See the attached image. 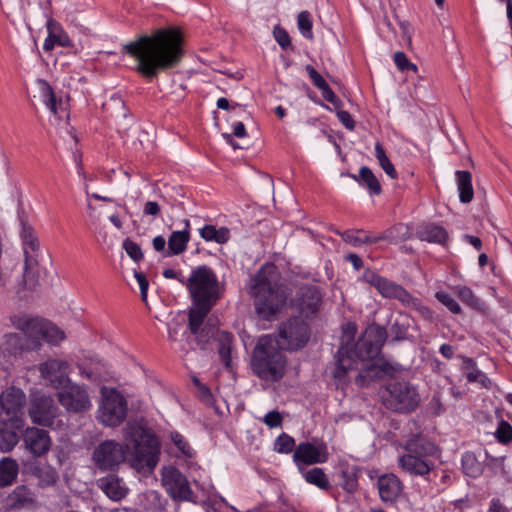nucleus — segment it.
<instances>
[{
  "label": "nucleus",
  "mask_w": 512,
  "mask_h": 512,
  "mask_svg": "<svg viewBox=\"0 0 512 512\" xmlns=\"http://www.w3.org/2000/svg\"><path fill=\"white\" fill-rule=\"evenodd\" d=\"M394 62L399 70H412L417 72L418 68L415 64L411 63L404 52L398 51L394 54Z\"/></svg>",
  "instance_id": "nucleus-55"
},
{
  "label": "nucleus",
  "mask_w": 512,
  "mask_h": 512,
  "mask_svg": "<svg viewBox=\"0 0 512 512\" xmlns=\"http://www.w3.org/2000/svg\"><path fill=\"white\" fill-rule=\"evenodd\" d=\"M410 304L415 306L417 312L424 320L429 322L435 321V313L428 306L420 304L415 298Z\"/></svg>",
  "instance_id": "nucleus-59"
},
{
  "label": "nucleus",
  "mask_w": 512,
  "mask_h": 512,
  "mask_svg": "<svg viewBox=\"0 0 512 512\" xmlns=\"http://www.w3.org/2000/svg\"><path fill=\"white\" fill-rule=\"evenodd\" d=\"M48 35L44 40L43 49L51 51L55 45L69 47L71 40L68 34L63 30L62 26L56 20L50 18L46 24Z\"/></svg>",
  "instance_id": "nucleus-23"
},
{
  "label": "nucleus",
  "mask_w": 512,
  "mask_h": 512,
  "mask_svg": "<svg viewBox=\"0 0 512 512\" xmlns=\"http://www.w3.org/2000/svg\"><path fill=\"white\" fill-rule=\"evenodd\" d=\"M322 300L319 289L315 286H308L302 289L299 297L301 313L306 317L314 315L320 307Z\"/></svg>",
  "instance_id": "nucleus-25"
},
{
  "label": "nucleus",
  "mask_w": 512,
  "mask_h": 512,
  "mask_svg": "<svg viewBox=\"0 0 512 512\" xmlns=\"http://www.w3.org/2000/svg\"><path fill=\"white\" fill-rule=\"evenodd\" d=\"M39 92L42 102L57 117L61 118L65 112V104L57 100L53 88L45 80H38Z\"/></svg>",
  "instance_id": "nucleus-26"
},
{
  "label": "nucleus",
  "mask_w": 512,
  "mask_h": 512,
  "mask_svg": "<svg viewBox=\"0 0 512 512\" xmlns=\"http://www.w3.org/2000/svg\"><path fill=\"white\" fill-rule=\"evenodd\" d=\"M305 70L313 85L319 90L328 84L322 75L313 66L306 65Z\"/></svg>",
  "instance_id": "nucleus-57"
},
{
  "label": "nucleus",
  "mask_w": 512,
  "mask_h": 512,
  "mask_svg": "<svg viewBox=\"0 0 512 512\" xmlns=\"http://www.w3.org/2000/svg\"><path fill=\"white\" fill-rule=\"evenodd\" d=\"M161 476L162 485L173 500L197 502L187 478L178 469L165 467Z\"/></svg>",
  "instance_id": "nucleus-14"
},
{
  "label": "nucleus",
  "mask_w": 512,
  "mask_h": 512,
  "mask_svg": "<svg viewBox=\"0 0 512 512\" xmlns=\"http://www.w3.org/2000/svg\"><path fill=\"white\" fill-rule=\"evenodd\" d=\"M375 157L380 165V167L384 170V172L392 179H396L398 174L397 171L392 164V162L389 160L388 156L386 155V152L384 150V147L380 142H377L375 144Z\"/></svg>",
  "instance_id": "nucleus-44"
},
{
  "label": "nucleus",
  "mask_w": 512,
  "mask_h": 512,
  "mask_svg": "<svg viewBox=\"0 0 512 512\" xmlns=\"http://www.w3.org/2000/svg\"><path fill=\"white\" fill-rule=\"evenodd\" d=\"M381 397L383 405L387 409L400 413H410L420 403L416 386L404 380L387 384Z\"/></svg>",
  "instance_id": "nucleus-7"
},
{
  "label": "nucleus",
  "mask_w": 512,
  "mask_h": 512,
  "mask_svg": "<svg viewBox=\"0 0 512 512\" xmlns=\"http://www.w3.org/2000/svg\"><path fill=\"white\" fill-rule=\"evenodd\" d=\"M36 475L44 486H50L56 483L58 479L57 471L50 465H44L36 469Z\"/></svg>",
  "instance_id": "nucleus-47"
},
{
  "label": "nucleus",
  "mask_w": 512,
  "mask_h": 512,
  "mask_svg": "<svg viewBox=\"0 0 512 512\" xmlns=\"http://www.w3.org/2000/svg\"><path fill=\"white\" fill-rule=\"evenodd\" d=\"M276 270V266L272 263H268L258 270V321L261 318L270 320L286 302L284 292L271 285Z\"/></svg>",
  "instance_id": "nucleus-5"
},
{
  "label": "nucleus",
  "mask_w": 512,
  "mask_h": 512,
  "mask_svg": "<svg viewBox=\"0 0 512 512\" xmlns=\"http://www.w3.org/2000/svg\"><path fill=\"white\" fill-rule=\"evenodd\" d=\"M361 338L368 342H371V344L375 345L377 348L381 350L386 341L387 332L385 328L381 326L372 325L365 330Z\"/></svg>",
  "instance_id": "nucleus-41"
},
{
  "label": "nucleus",
  "mask_w": 512,
  "mask_h": 512,
  "mask_svg": "<svg viewBox=\"0 0 512 512\" xmlns=\"http://www.w3.org/2000/svg\"><path fill=\"white\" fill-rule=\"evenodd\" d=\"M169 439L174 447L177 449V457L190 459L195 456V450L190 445L187 438L178 431L169 432Z\"/></svg>",
  "instance_id": "nucleus-35"
},
{
  "label": "nucleus",
  "mask_w": 512,
  "mask_h": 512,
  "mask_svg": "<svg viewBox=\"0 0 512 512\" xmlns=\"http://www.w3.org/2000/svg\"><path fill=\"white\" fill-rule=\"evenodd\" d=\"M303 477L309 484H313L323 490H328L331 486L322 468H312L304 472Z\"/></svg>",
  "instance_id": "nucleus-43"
},
{
  "label": "nucleus",
  "mask_w": 512,
  "mask_h": 512,
  "mask_svg": "<svg viewBox=\"0 0 512 512\" xmlns=\"http://www.w3.org/2000/svg\"><path fill=\"white\" fill-rule=\"evenodd\" d=\"M405 449L407 452L426 458L427 456H431L435 453L436 447L432 442L425 438L419 435H414L406 442Z\"/></svg>",
  "instance_id": "nucleus-31"
},
{
  "label": "nucleus",
  "mask_w": 512,
  "mask_h": 512,
  "mask_svg": "<svg viewBox=\"0 0 512 512\" xmlns=\"http://www.w3.org/2000/svg\"><path fill=\"white\" fill-rule=\"evenodd\" d=\"M391 336L393 337V340L399 341L404 340L407 338L408 334V328L406 325L399 323L398 321H395L390 328Z\"/></svg>",
  "instance_id": "nucleus-58"
},
{
  "label": "nucleus",
  "mask_w": 512,
  "mask_h": 512,
  "mask_svg": "<svg viewBox=\"0 0 512 512\" xmlns=\"http://www.w3.org/2000/svg\"><path fill=\"white\" fill-rule=\"evenodd\" d=\"M123 51L135 60L140 74L153 78L179 64L184 53L183 36L178 28H160L129 42Z\"/></svg>",
  "instance_id": "nucleus-2"
},
{
  "label": "nucleus",
  "mask_w": 512,
  "mask_h": 512,
  "mask_svg": "<svg viewBox=\"0 0 512 512\" xmlns=\"http://www.w3.org/2000/svg\"><path fill=\"white\" fill-rule=\"evenodd\" d=\"M134 276H135V278H136V280H137V282L139 284L141 298H142L143 301H146L149 283H148L145 275L143 273H141V272L135 271L134 272Z\"/></svg>",
  "instance_id": "nucleus-63"
},
{
  "label": "nucleus",
  "mask_w": 512,
  "mask_h": 512,
  "mask_svg": "<svg viewBox=\"0 0 512 512\" xmlns=\"http://www.w3.org/2000/svg\"><path fill=\"white\" fill-rule=\"evenodd\" d=\"M296 448L293 437L286 433H281L275 440L274 450L278 453L289 454Z\"/></svg>",
  "instance_id": "nucleus-46"
},
{
  "label": "nucleus",
  "mask_w": 512,
  "mask_h": 512,
  "mask_svg": "<svg viewBox=\"0 0 512 512\" xmlns=\"http://www.w3.org/2000/svg\"><path fill=\"white\" fill-rule=\"evenodd\" d=\"M214 304L194 303L189 312V328L192 334H197L207 314Z\"/></svg>",
  "instance_id": "nucleus-30"
},
{
  "label": "nucleus",
  "mask_w": 512,
  "mask_h": 512,
  "mask_svg": "<svg viewBox=\"0 0 512 512\" xmlns=\"http://www.w3.org/2000/svg\"><path fill=\"white\" fill-rule=\"evenodd\" d=\"M309 327L307 323L299 317L289 319L279 328L278 337L272 335H263L258 338V348H265L269 345L280 350H298L305 346L309 340Z\"/></svg>",
  "instance_id": "nucleus-6"
},
{
  "label": "nucleus",
  "mask_w": 512,
  "mask_h": 512,
  "mask_svg": "<svg viewBox=\"0 0 512 512\" xmlns=\"http://www.w3.org/2000/svg\"><path fill=\"white\" fill-rule=\"evenodd\" d=\"M41 377L55 390L70 382L69 363L61 359H48L39 365Z\"/></svg>",
  "instance_id": "nucleus-18"
},
{
  "label": "nucleus",
  "mask_w": 512,
  "mask_h": 512,
  "mask_svg": "<svg viewBox=\"0 0 512 512\" xmlns=\"http://www.w3.org/2000/svg\"><path fill=\"white\" fill-rule=\"evenodd\" d=\"M382 373L383 369L380 366L370 363L360 370L355 382L359 387L369 386L373 380L380 378Z\"/></svg>",
  "instance_id": "nucleus-37"
},
{
  "label": "nucleus",
  "mask_w": 512,
  "mask_h": 512,
  "mask_svg": "<svg viewBox=\"0 0 512 512\" xmlns=\"http://www.w3.org/2000/svg\"><path fill=\"white\" fill-rule=\"evenodd\" d=\"M466 373L467 381L470 383H479L484 388H489L491 385L490 379L487 375L476 367V363L472 359L467 360Z\"/></svg>",
  "instance_id": "nucleus-42"
},
{
  "label": "nucleus",
  "mask_w": 512,
  "mask_h": 512,
  "mask_svg": "<svg viewBox=\"0 0 512 512\" xmlns=\"http://www.w3.org/2000/svg\"><path fill=\"white\" fill-rule=\"evenodd\" d=\"M462 469L464 474L472 478L480 476L483 472L481 463L475 454L469 451L462 455Z\"/></svg>",
  "instance_id": "nucleus-39"
},
{
  "label": "nucleus",
  "mask_w": 512,
  "mask_h": 512,
  "mask_svg": "<svg viewBox=\"0 0 512 512\" xmlns=\"http://www.w3.org/2000/svg\"><path fill=\"white\" fill-rule=\"evenodd\" d=\"M97 486L113 501H120L128 494V488L125 483L114 474L99 478Z\"/></svg>",
  "instance_id": "nucleus-22"
},
{
  "label": "nucleus",
  "mask_w": 512,
  "mask_h": 512,
  "mask_svg": "<svg viewBox=\"0 0 512 512\" xmlns=\"http://www.w3.org/2000/svg\"><path fill=\"white\" fill-rule=\"evenodd\" d=\"M186 285L194 303L215 304L218 280L210 268L200 266L193 270L186 281Z\"/></svg>",
  "instance_id": "nucleus-9"
},
{
  "label": "nucleus",
  "mask_w": 512,
  "mask_h": 512,
  "mask_svg": "<svg viewBox=\"0 0 512 512\" xmlns=\"http://www.w3.org/2000/svg\"><path fill=\"white\" fill-rule=\"evenodd\" d=\"M273 35L279 46L286 50L291 47V39L288 32L281 26L277 25L274 27Z\"/></svg>",
  "instance_id": "nucleus-53"
},
{
  "label": "nucleus",
  "mask_w": 512,
  "mask_h": 512,
  "mask_svg": "<svg viewBox=\"0 0 512 512\" xmlns=\"http://www.w3.org/2000/svg\"><path fill=\"white\" fill-rule=\"evenodd\" d=\"M435 297L453 314H459L461 312L460 305L449 293L444 291H438L436 292Z\"/></svg>",
  "instance_id": "nucleus-49"
},
{
  "label": "nucleus",
  "mask_w": 512,
  "mask_h": 512,
  "mask_svg": "<svg viewBox=\"0 0 512 512\" xmlns=\"http://www.w3.org/2000/svg\"><path fill=\"white\" fill-rule=\"evenodd\" d=\"M340 235L345 242L353 246L378 242L377 236L372 237L364 230H347Z\"/></svg>",
  "instance_id": "nucleus-38"
},
{
  "label": "nucleus",
  "mask_w": 512,
  "mask_h": 512,
  "mask_svg": "<svg viewBox=\"0 0 512 512\" xmlns=\"http://www.w3.org/2000/svg\"><path fill=\"white\" fill-rule=\"evenodd\" d=\"M12 325L22 331L30 342L31 349H38L41 341L56 346L65 339V333L48 320L30 317L27 315H14L11 317Z\"/></svg>",
  "instance_id": "nucleus-4"
},
{
  "label": "nucleus",
  "mask_w": 512,
  "mask_h": 512,
  "mask_svg": "<svg viewBox=\"0 0 512 512\" xmlns=\"http://www.w3.org/2000/svg\"><path fill=\"white\" fill-rule=\"evenodd\" d=\"M20 237L25 255L24 280L28 283L34 277V270L38 266L40 243L32 226L21 220Z\"/></svg>",
  "instance_id": "nucleus-15"
},
{
  "label": "nucleus",
  "mask_w": 512,
  "mask_h": 512,
  "mask_svg": "<svg viewBox=\"0 0 512 512\" xmlns=\"http://www.w3.org/2000/svg\"><path fill=\"white\" fill-rule=\"evenodd\" d=\"M31 421L41 426H51L59 415V409L51 396L33 395L28 410Z\"/></svg>",
  "instance_id": "nucleus-16"
},
{
  "label": "nucleus",
  "mask_w": 512,
  "mask_h": 512,
  "mask_svg": "<svg viewBox=\"0 0 512 512\" xmlns=\"http://www.w3.org/2000/svg\"><path fill=\"white\" fill-rule=\"evenodd\" d=\"M23 441L25 448L34 456L41 457L48 453L51 448L52 441L46 430L28 427L26 428Z\"/></svg>",
  "instance_id": "nucleus-19"
},
{
  "label": "nucleus",
  "mask_w": 512,
  "mask_h": 512,
  "mask_svg": "<svg viewBox=\"0 0 512 512\" xmlns=\"http://www.w3.org/2000/svg\"><path fill=\"white\" fill-rule=\"evenodd\" d=\"M190 241V222L189 220L184 221V227L182 230L173 231L168 240V248L165 251V256H175L183 253L187 249V245Z\"/></svg>",
  "instance_id": "nucleus-24"
},
{
  "label": "nucleus",
  "mask_w": 512,
  "mask_h": 512,
  "mask_svg": "<svg viewBox=\"0 0 512 512\" xmlns=\"http://www.w3.org/2000/svg\"><path fill=\"white\" fill-rule=\"evenodd\" d=\"M23 427H14L8 420L0 419V451L9 452L19 442L18 433Z\"/></svg>",
  "instance_id": "nucleus-28"
},
{
  "label": "nucleus",
  "mask_w": 512,
  "mask_h": 512,
  "mask_svg": "<svg viewBox=\"0 0 512 512\" xmlns=\"http://www.w3.org/2000/svg\"><path fill=\"white\" fill-rule=\"evenodd\" d=\"M417 237L422 241L436 244H445L448 240L447 231L439 225L433 223L422 224L416 231Z\"/></svg>",
  "instance_id": "nucleus-27"
},
{
  "label": "nucleus",
  "mask_w": 512,
  "mask_h": 512,
  "mask_svg": "<svg viewBox=\"0 0 512 512\" xmlns=\"http://www.w3.org/2000/svg\"><path fill=\"white\" fill-rule=\"evenodd\" d=\"M377 488L382 502L394 503L403 491V484L395 474L387 473L378 477Z\"/></svg>",
  "instance_id": "nucleus-20"
},
{
  "label": "nucleus",
  "mask_w": 512,
  "mask_h": 512,
  "mask_svg": "<svg viewBox=\"0 0 512 512\" xmlns=\"http://www.w3.org/2000/svg\"><path fill=\"white\" fill-rule=\"evenodd\" d=\"M409 238V229L406 225L399 223L377 236L378 241L388 240L391 243H399Z\"/></svg>",
  "instance_id": "nucleus-40"
},
{
  "label": "nucleus",
  "mask_w": 512,
  "mask_h": 512,
  "mask_svg": "<svg viewBox=\"0 0 512 512\" xmlns=\"http://www.w3.org/2000/svg\"><path fill=\"white\" fill-rule=\"evenodd\" d=\"M459 199L462 203H469L473 199L472 175L469 171L458 170L455 172Z\"/></svg>",
  "instance_id": "nucleus-29"
},
{
  "label": "nucleus",
  "mask_w": 512,
  "mask_h": 512,
  "mask_svg": "<svg viewBox=\"0 0 512 512\" xmlns=\"http://www.w3.org/2000/svg\"><path fill=\"white\" fill-rule=\"evenodd\" d=\"M59 404L69 413H83L91 409L87 387L70 380L56 393Z\"/></svg>",
  "instance_id": "nucleus-11"
},
{
  "label": "nucleus",
  "mask_w": 512,
  "mask_h": 512,
  "mask_svg": "<svg viewBox=\"0 0 512 512\" xmlns=\"http://www.w3.org/2000/svg\"><path fill=\"white\" fill-rule=\"evenodd\" d=\"M328 457L327 445L324 442H301L293 453V461L297 466L325 463Z\"/></svg>",
  "instance_id": "nucleus-17"
},
{
  "label": "nucleus",
  "mask_w": 512,
  "mask_h": 512,
  "mask_svg": "<svg viewBox=\"0 0 512 512\" xmlns=\"http://www.w3.org/2000/svg\"><path fill=\"white\" fill-rule=\"evenodd\" d=\"M193 382L198 388V393L201 400L207 404H210L213 398L210 389L206 385L201 384L200 381L195 377L193 378Z\"/></svg>",
  "instance_id": "nucleus-61"
},
{
  "label": "nucleus",
  "mask_w": 512,
  "mask_h": 512,
  "mask_svg": "<svg viewBox=\"0 0 512 512\" xmlns=\"http://www.w3.org/2000/svg\"><path fill=\"white\" fill-rule=\"evenodd\" d=\"M337 117L339 121L348 129V130H354L355 128V121L353 120L351 114L348 111L345 110H339L337 111Z\"/></svg>",
  "instance_id": "nucleus-64"
},
{
  "label": "nucleus",
  "mask_w": 512,
  "mask_h": 512,
  "mask_svg": "<svg viewBox=\"0 0 512 512\" xmlns=\"http://www.w3.org/2000/svg\"><path fill=\"white\" fill-rule=\"evenodd\" d=\"M322 97L335 107H338L341 104L340 99L336 96L330 86L327 84L323 88L320 89Z\"/></svg>",
  "instance_id": "nucleus-62"
},
{
  "label": "nucleus",
  "mask_w": 512,
  "mask_h": 512,
  "mask_svg": "<svg viewBox=\"0 0 512 512\" xmlns=\"http://www.w3.org/2000/svg\"><path fill=\"white\" fill-rule=\"evenodd\" d=\"M400 467L410 475L426 478L434 467V462L413 453L407 452L399 458Z\"/></svg>",
  "instance_id": "nucleus-21"
},
{
  "label": "nucleus",
  "mask_w": 512,
  "mask_h": 512,
  "mask_svg": "<svg viewBox=\"0 0 512 512\" xmlns=\"http://www.w3.org/2000/svg\"><path fill=\"white\" fill-rule=\"evenodd\" d=\"M123 248L127 255L134 261H139L143 258L142 250L136 242L130 239H125L123 241Z\"/></svg>",
  "instance_id": "nucleus-54"
},
{
  "label": "nucleus",
  "mask_w": 512,
  "mask_h": 512,
  "mask_svg": "<svg viewBox=\"0 0 512 512\" xmlns=\"http://www.w3.org/2000/svg\"><path fill=\"white\" fill-rule=\"evenodd\" d=\"M97 410L98 421L108 427H117L127 416V400L115 388L102 387Z\"/></svg>",
  "instance_id": "nucleus-8"
},
{
  "label": "nucleus",
  "mask_w": 512,
  "mask_h": 512,
  "mask_svg": "<svg viewBox=\"0 0 512 512\" xmlns=\"http://www.w3.org/2000/svg\"><path fill=\"white\" fill-rule=\"evenodd\" d=\"M342 477V487L345 491L348 493H354L358 488V479L357 475L353 471H342L341 474Z\"/></svg>",
  "instance_id": "nucleus-51"
},
{
  "label": "nucleus",
  "mask_w": 512,
  "mask_h": 512,
  "mask_svg": "<svg viewBox=\"0 0 512 512\" xmlns=\"http://www.w3.org/2000/svg\"><path fill=\"white\" fill-rule=\"evenodd\" d=\"M19 472V465L16 460L10 457H3L0 460V487L11 485Z\"/></svg>",
  "instance_id": "nucleus-33"
},
{
  "label": "nucleus",
  "mask_w": 512,
  "mask_h": 512,
  "mask_svg": "<svg viewBox=\"0 0 512 512\" xmlns=\"http://www.w3.org/2000/svg\"><path fill=\"white\" fill-rule=\"evenodd\" d=\"M223 138L226 140L228 144H230L234 149L239 148V146L234 142L233 136L238 138H243L246 136V129L242 122L237 121L232 124V133H223Z\"/></svg>",
  "instance_id": "nucleus-50"
},
{
  "label": "nucleus",
  "mask_w": 512,
  "mask_h": 512,
  "mask_svg": "<svg viewBox=\"0 0 512 512\" xmlns=\"http://www.w3.org/2000/svg\"><path fill=\"white\" fill-rule=\"evenodd\" d=\"M297 26L303 37L307 39L313 38L312 19L308 11H301L297 17Z\"/></svg>",
  "instance_id": "nucleus-48"
},
{
  "label": "nucleus",
  "mask_w": 512,
  "mask_h": 512,
  "mask_svg": "<svg viewBox=\"0 0 512 512\" xmlns=\"http://www.w3.org/2000/svg\"><path fill=\"white\" fill-rule=\"evenodd\" d=\"M199 235L206 242L224 244L230 238V231L226 227L217 228L215 225L207 224L199 229Z\"/></svg>",
  "instance_id": "nucleus-32"
},
{
  "label": "nucleus",
  "mask_w": 512,
  "mask_h": 512,
  "mask_svg": "<svg viewBox=\"0 0 512 512\" xmlns=\"http://www.w3.org/2000/svg\"><path fill=\"white\" fill-rule=\"evenodd\" d=\"M362 279L373 286L383 298L396 299L405 305H410L414 300V297L403 286L371 269H366L363 272Z\"/></svg>",
  "instance_id": "nucleus-13"
},
{
  "label": "nucleus",
  "mask_w": 512,
  "mask_h": 512,
  "mask_svg": "<svg viewBox=\"0 0 512 512\" xmlns=\"http://www.w3.org/2000/svg\"><path fill=\"white\" fill-rule=\"evenodd\" d=\"M124 445L106 440L100 443L93 452L92 459L101 471L113 470L124 462L129 453L138 467L153 469L160 456V442L148 428L138 423H128L123 430Z\"/></svg>",
  "instance_id": "nucleus-1"
},
{
  "label": "nucleus",
  "mask_w": 512,
  "mask_h": 512,
  "mask_svg": "<svg viewBox=\"0 0 512 512\" xmlns=\"http://www.w3.org/2000/svg\"><path fill=\"white\" fill-rule=\"evenodd\" d=\"M26 395L22 389L11 386L0 394V419L10 421L14 427L24 426Z\"/></svg>",
  "instance_id": "nucleus-10"
},
{
  "label": "nucleus",
  "mask_w": 512,
  "mask_h": 512,
  "mask_svg": "<svg viewBox=\"0 0 512 512\" xmlns=\"http://www.w3.org/2000/svg\"><path fill=\"white\" fill-rule=\"evenodd\" d=\"M353 178L360 185L366 187L370 194L378 195L381 193V185L370 168L366 166L361 167L359 175H354Z\"/></svg>",
  "instance_id": "nucleus-36"
},
{
  "label": "nucleus",
  "mask_w": 512,
  "mask_h": 512,
  "mask_svg": "<svg viewBox=\"0 0 512 512\" xmlns=\"http://www.w3.org/2000/svg\"><path fill=\"white\" fill-rule=\"evenodd\" d=\"M286 358L280 349L266 345L258 348V377L268 381H278L285 373Z\"/></svg>",
  "instance_id": "nucleus-12"
},
{
  "label": "nucleus",
  "mask_w": 512,
  "mask_h": 512,
  "mask_svg": "<svg viewBox=\"0 0 512 512\" xmlns=\"http://www.w3.org/2000/svg\"><path fill=\"white\" fill-rule=\"evenodd\" d=\"M456 293L460 300L467 305L476 306L478 303L477 297L474 295L473 291L467 286H457L455 288Z\"/></svg>",
  "instance_id": "nucleus-52"
},
{
  "label": "nucleus",
  "mask_w": 512,
  "mask_h": 512,
  "mask_svg": "<svg viewBox=\"0 0 512 512\" xmlns=\"http://www.w3.org/2000/svg\"><path fill=\"white\" fill-rule=\"evenodd\" d=\"M282 420V416L278 411H270L264 416L263 422L269 428H277L282 425Z\"/></svg>",
  "instance_id": "nucleus-60"
},
{
  "label": "nucleus",
  "mask_w": 512,
  "mask_h": 512,
  "mask_svg": "<svg viewBox=\"0 0 512 512\" xmlns=\"http://www.w3.org/2000/svg\"><path fill=\"white\" fill-rule=\"evenodd\" d=\"M495 435L501 443H508L512 441V426L509 423L502 421L499 424Z\"/></svg>",
  "instance_id": "nucleus-56"
},
{
  "label": "nucleus",
  "mask_w": 512,
  "mask_h": 512,
  "mask_svg": "<svg viewBox=\"0 0 512 512\" xmlns=\"http://www.w3.org/2000/svg\"><path fill=\"white\" fill-rule=\"evenodd\" d=\"M217 340L220 359L227 369H231L233 335L227 331H221L218 333Z\"/></svg>",
  "instance_id": "nucleus-34"
},
{
  "label": "nucleus",
  "mask_w": 512,
  "mask_h": 512,
  "mask_svg": "<svg viewBox=\"0 0 512 512\" xmlns=\"http://www.w3.org/2000/svg\"><path fill=\"white\" fill-rule=\"evenodd\" d=\"M356 332V325L348 323L343 331L342 343L337 352L336 367L333 377L339 384L346 383L348 373L357 369L359 362L372 360L378 356L380 349L362 338L354 345L349 343L353 340Z\"/></svg>",
  "instance_id": "nucleus-3"
},
{
  "label": "nucleus",
  "mask_w": 512,
  "mask_h": 512,
  "mask_svg": "<svg viewBox=\"0 0 512 512\" xmlns=\"http://www.w3.org/2000/svg\"><path fill=\"white\" fill-rule=\"evenodd\" d=\"M239 336L243 342L244 348L250 355V369L253 373H256V342L245 329L239 331Z\"/></svg>",
  "instance_id": "nucleus-45"
}]
</instances>
